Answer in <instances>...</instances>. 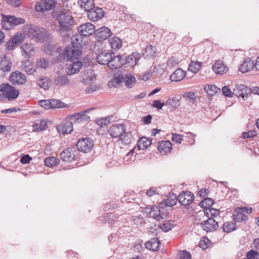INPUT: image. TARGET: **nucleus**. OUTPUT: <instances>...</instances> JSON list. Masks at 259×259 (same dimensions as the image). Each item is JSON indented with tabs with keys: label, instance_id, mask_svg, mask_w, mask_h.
Listing matches in <instances>:
<instances>
[{
	"label": "nucleus",
	"instance_id": "1",
	"mask_svg": "<svg viewBox=\"0 0 259 259\" xmlns=\"http://www.w3.org/2000/svg\"><path fill=\"white\" fill-rule=\"evenodd\" d=\"M57 20L59 22L60 30L63 32H68L74 23L73 17L68 11H62L59 12Z\"/></svg>",
	"mask_w": 259,
	"mask_h": 259
},
{
	"label": "nucleus",
	"instance_id": "2",
	"mask_svg": "<svg viewBox=\"0 0 259 259\" xmlns=\"http://www.w3.org/2000/svg\"><path fill=\"white\" fill-rule=\"evenodd\" d=\"M27 34L32 39L40 42L48 40L51 37V33L46 29L32 25L28 28Z\"/></svg>",
	"mask_w": 259,
	"mask_h": 259
},
{
	"label": "nucleus",
	"instance_id": "3",
	"mask_svg": "<svg viewBox=\"0 0 259 259\" xmlns=\"http://www.w3.org/2000/svg\"><path fill=\"white\" fill-rule=\"evenodd\" d=\"M2 16L1 24L3 28L7 30L12 29L18 25L24 24L25 22L24 19L14 16L2 14Z\"/></svg>",
	"mask_w": 259,
	"mask_h": 259
},
{
	"label": "nucleus",
	"instance_id": "4",
	"mask_svg": "<svg viewBox=\"0 0 259 259\" xmlns=\"http://www.w3.org/2000/svg\"><path fill=\"white\" fill-rule=\"evenodd\" d=\"M164 207H161L160 203L158 206H153L149 212L150 217L153 218L158 221H160L166 219L168 217V213L166 212Z\"/></svg>",
	"mask_w": 259,
	"mask_h": 259
},
{
	"label": "nucleus",
	"instance_id": "5",
	"mask_svg": "<svg viewBox=\"0 0 259 259\" xmlns=\"http://www.w3.org/2000/svg\"><path fill=\"white\" fill-rule=\"evenodd\" d=\"M1 91L6 96L8 100L16 99L19 95V91L8 83H3L1 85Z\"/></svg>",
	"mask_w": 259,
	"mask_h": 259
},
{
	"label": "nucleus",
	"instance_id": "6",
	"mask_svg": "<svg viewBox=\"0 0 259 259\" xmlns=\"http://www.w3.org/2000/svg\"><path fill=\"white\" fill-rule=\"evenodd\" d=\"M81 53L82 51L80 49L76 48L72 46H69L65 49L63 55L64 59L69 61L77 59Z\"/></svg>",
	"mask_w": 259,
	"mask_h": 259
},
{
	"label": "nucleus",
	"instance_id": "7",
	"mask_svg": "<svg viewBox=\"0 0 259 259\" xmlns=\"http://www.w3.org/2000/svg\"><path fill=\"white\" fill-rule=\"evenodd\" d=\"M250 88L243 84H237L233 89L234 95L245 101L250 94Z\"/></svg>",
	"mask_w": 259,
	"mask_h": 259
},
{
	"label": "nucleus",
	"instance_id": "8",
	"mask_svg": "<svg viewBox=\"0 0 259 259\" xmlns=\"http://www.w3.org/2000/svg\"><path fill=\"white\" fill-rule=\"evenodd\" d=\"M93 140L89 138H82L76 143L77 149L84 153L90 152L93 148Z\"/></svg>",
	"mask_w": 259,
	"mask_h": 259
},
{
	"label": "nucleus",
	"instance_id": "9",
	"mask_svg": "<svg viewBox=\"0 0 259 259\" xmlns=\"http://www.w3.org/2000/svg\"><path fill=\"white\" fill-rule=\"evenodd\" d=\"M56 2L55 0H41L35 6V10L38 12L49 11L55 7Z\"/></svg>",
	"mask_w": 259,
	"mask_h": 259
},
{
	"label": "nucleus",
	"instance_id": "10",
	"mask_svg": "<svg viewBox=\"0 0 259 259\" xmlns=\"http://www.w3.org/2000/svg\"><path fill=\"white\" fill-rule=\"evenodd\" d=\"M126 127L123 124H115L111 126L108 133L113 138H121L126 132Z\"/></svg>",
	"mask_w": 259,
	"mask_h": 259
},
{
	"label": "nucleus",
	"instance_id": "11",
	"mask_svg": "<svg viewBox=\"0 0 259 259\" xmlns=\"http://www.w3.org/2000/svg\"><path fill=\"white\" fill-rule=\"evenodd\" d=\"M103 10L99 7H94L88 12L89 19L92 21H97L101 19L104 16Z\"/></svg>",
	"mask_w": 259,
	"mask_h": 259
},
{
	"label": "nucleus",
	"instance_id": "12",
	"mask_svg": "<svg viewBox=\"0 0 259 259\" xmlns=\"http://www.w3.org/2000/svg\"><path fill=\"white\" fill-rule=\"evenodd\" d=\"M194 195L189 191H185L178 196V200L183 205L187 206L191 204L194 200Z\"/></svg>",
	"mask_w": 259,
	"mask_h": 259
},
{
	"label": "nucleus",
	"instance_id": "13",
	"mask_svg": "<svg viewBox=\"0 0 259 259\" xmlns=\"http://www.w3.org/2000/svg\"><path fill=\"white\" fill-rule=\"evenodd\" d=\"M109 61L108 67L111 69L119 68L124 64L123 55L115 56L114 53L113 52L111 55V59Z\"/></svg>",
	"mask_w": 259,
	"mask_h": 259
},
{
	"label": "nucleus",
	"instance_id": "14",
	"mask_svg": "<svg viewBox=\"0 0 259 259\" xmlns=\"http://www.w3.org/2000/svg\"><path fill=\"white\" fill-rule=\"evenodd\" d=\"M200 225L203 230L206 232H211L215 231L219 227L218 222L212 218L202 221Z\"/></svg>",
	"mask_w": 259,
	"mask_h": 259
},
{
	"label": "nucleus",
	"instance_id": "15",
	"mask_svg": "<svg viewBox=\"0 0 259 259\" xmlns=\"http://www.w3.org/2000/svg\"><path fill=\"white\" fill-rule=\"evenodd\" d=\"M79 34L82 36H89L95 32V27L92 23L88 22L83 24L78 28Z\"/></svg>",
	"mask_w": 259,
	"mask_h": 259
},
{
	"label": "nucleus",
	"instance_id": "16",
	"mask_svg": "<svg viewBox=\"0 0 259 259\" xmlns=\"http://www.w3.org/2000/svg\"><path fill=\"white\" fill-rule=\"evenodd\" d=\"M95 33V37L98 41L107 39L112 34L110 29L105 26L98 28Z\"/></svg>",
	"mask_w": 259,
	"mask_h": 259
},
{
	"label": "nucleus",
	"instance_id": "17",
	"mask_svg": "<svg viewBox=\"0 0 259 259\" xmlns=\"http://www.w3.org/2000/svg\"><path fill=\"white\" fill-rule=\"evenodd\" d=\"M24 39V36L22 34H16L6 44L7 50H12L16 46L19 45Z\"/></svg>",
	"mask_w": 259,
	"mask_h": 259
},
{
	"label": "nucleus",
	"instance_id": "18",
	"mask_svg": "<svg viewBox=\"0 0 259 259\" xmlns=\"http://www.w3.org/2000/svg\"><path fill=\"white\" fill-rule=\"evenodd\" d=\"M76 153L72 148H66L60 153V158L64 161H72L76 159Z\"/></svg>",
	"mask_w": 259,
	"mask_h": 259
},
{
	"label": "nucleus",
	"instance_id": "19",
	"mask_svg": "<svg viewBox=\"0 0 259 259\" xmlns=\"http://www.w3.org/2000/svg\"><path fill=\"white\" fill-rule=\"evenodd\" d=\"M141 58V55L136 52L132 53L127 57H125L123 55L124 64H127L130 66L134 67L138 63Z\"/></svg>",
	"mask_w": 259,
	"mask_h": 259
},
{
	"label": "nucleus",
	"instance_id": "20",
	"mask_svg": "<svg viewBox=\"0 0 259 259\" xmlns=\"http://www.w3.org/2000/svg\"><path fill=\"white\" fill-rule=\"evenodd\" d=\"M57 130L58 133L63 135L70 133L73 131L72 123L69 120L64 121L57 126Z\"/></svg>",
	"mask_w": 259,
	"mask_h": 259
},
{
	"label": "nucleus",
	"instance_id": "21",
	"mask_svg": "<svg viewBox=\"0 0 259 259\" xmlns=\"http://www.w3.org/2000/svg\"><path fill=\"white\" fill-rule=\"evenodd\" d=\"M112 52L109 53L105 51L99 53L96 57V60L101 65H107L108 66L109 60L111 59Z\"/></svg>",
	"mask_w": 259,
	"mask_h": 259
},
{
	"label": "nucleus",
	"instance_id": "22",
	"mask_svg": "<svg viewBox=\"0 0 259 259\" xmlns=\"http://www.w3.org/2000/svg\"><path fill=\"white\" fill-rule=\"evenodd\" d=\"M10 80L14 84H23L26 82L25 75L20 72H14L10 75Z\"/></svg>",
	"mask_w": 259,
	"mask_h": 259
},
{
	"label": "nucleus",
	"instance_id": "23",
	"mask_svg": "<svg viewBox=\"0 0 259 259\" xmlns=\"http://www.w3.org/2000/svg\"><path fill=\"white\" fill-rule=\"evenodd\" d=\"M212 69L215 73L220 75H223L228 71V67L221 60L217 61L213 65Z\"/></svg>",
	"mask_w": 259,
	"mask_h": 259
},
{
	"label": "nucleus",
	"instance_id": "24",
	"mask_svg": "<svg viewBox=\"0 0 259 259\" xmlns=\"http://www.w3.org/2000/svg\"><path fill=\"white\" fill-rule=\"evenodd\" d=\"M254 67H255L254 61L250 59L246 58L243 63L240 65L239 70L242 73H245L253 69Z\"/></svg>",
	"mask_w": 259,
	"mask_h": 259
},
{
	"label": "nucleus",
	"instance_id": "25",
	"mask_svg": "<svg viewBox=\"0 0 259 259\" xmlns=\"http://www.w3.org/2000/svg\"><path fill=\"white\" fill-rule=\"evenodd\" d=\"M82 66V63L81 61H76L74 62L72 64L69 65L66 70H67V74L68 75H71L73 74L76 73L78 72L81 66Z\"/></svg>",
	"mask_w": 259,
	"mask_h": 259
},
{
	"label": "nucleus",
	"instance_id": "26",
	"mask_svg": "<svg viewBox=\"0 0 259 259\" xmlns=\"http://www.w3.org/2000/svg\"><path fill=\"white\" fill-rule=\"evenodd\" d=\"M160 242L157 238H152L150 241H147L145 243V247L151 250L157 251L159 249Z\"/></svg>",
	"mask_w": 259,
	"mask_h": 259
},
{
	"label": "nucleus",
	"instance_id": "27",
	"mask_svg": "<svg viewBox=\"0 0 259 259\" xmlns=\"http://www.w3.org/2000/svg\"><path fill=\"white\" fill-rule=\"evenodd\" d=\"M158 149L161 153L163 152L166 154L170 152L171 149V144L169 141H164L159 142Z\"/></svg>",
	"mask_w": 259,
	"mask_h": 259
},
{
	"label": "nucleus",
	"instance_id": "28",
	"mask_svg": "<svg viewBox=\"0 0 259 259\" xmlns=\"http://www.w3.org/2000/svg\"><path fill=\"white\" fill-rule=\"evenodd\" d=\"M186 72L180 68L177 69L171 75L170 79L172 81H179L185 76Z\"/></svg>",
	"mask_w": 259,
	"mask_h": 259
},
{
	"label": "nucleus",
	"instance_id": "29",
	"mask_svg": "<svg viewBox=\"0 0 259 259\" xmlns=\"http://www.w3.org/2000/svg\"><path fill=\"white\" fill-rule=\"evenodd\" d=\"M78 3L80 8L87 13L95 7L94 0H79Z\"/></svg>",
	"mask_w": 259,
	"mask_h": 259
},
{
	"label": "nucleus",
	"instance_id": "30",
	"mask_svg": "<svg viewBox=\"0 0 259 259\" xmlns=\"http://www.w3.org/2000/svg\"><path fill=\"white\" fill-rule=\"evenodd\" d=\"M54 83L57 85L64 86L69 84L70 81L66 75H58L55 77Z\"/></svg>",
	"mask_w": 259,
	"mask_h": 259
},
{
	"label": "nucleus",
	"instance_id": "31",
	"mask_svg": "<svg viewBox=\"0 0 259 259\" xmlns=\"http://www.w3.org/2000/svg\"><path fill=\"white\" fill-rule=\"evenodd\" d=\"M178 200V197L176 196H174L173 198H168L165 200L162 201L160 203L161 207H164L166 209L167 207H171L176 204Z\"/></svg>",
	"mask_w": 259,
	"mask_h": 259
},
{
	"label": "nucleus",
	"instance_id": "32",
	"mask_svg": "<svg viewBox=\"0 0 259 259\" xmlns=\"http://www.w3.org/2000/svg\"><path fill=\"white\" fill-rule=\"evenodd\" d=\"M82 38V36L79 34L73 35L71 46L76 48L80 49L83 45Z\"/></svg>",
	"mask_w": 259,
	"mask_h": 259
},
{
	"label": "nucleus",
	"instance_id": "33",
	"mask_svg": "<svg viewBox=\"0 0 259 259\" xmlns=\"http://www.w3.org/2000/svg\"><path fill=\"white\" fill-rule=\"evenodd\" d=\"M152 144L151 140H148L146 138H141L137 143V146L140 150L146 149Z\"/></svg>",
	"mask_w": 259,
	"mask_h": 259
},
{
	"label": "nucleus",
	"instance_id": "34",
	"mask_svg": "<svg viewBox=\"0 0 259 259\" xmlns=\"http://www.w3.org/2000/svg\"><path fill=\"white\" fill-rule=\"evenodd\" d=\"M37 84L40 88L45 90H47L51 85V81L48 77H44L38 80Z\"/></svg>",
	"mask_w": 259,
	"mask_h": 259
},
{
	"label": "nucleus",
	"instance_id": "35",
	"mask_svg": "<svg viewBox=\"0 0 259 259\" xmlns=\"http://www.w3.org/2000/svg\"><path fill=\"white\" fill-rule=\"evenodd\" d=\"M21 49L27 56H33L34 54L33 47L30 44L27 43L23 44L21 46Z\"/></svg>",
	"mask_w": 259,
	"mask_h": 259
},
{
	"label": "nucleus",
	"instance_id": "36",
	"mask_svg": "<svg viewBox=\"0 0 259 259\" xmlns=\"http://www.w3.org/2000/svg\"><path fill=\"white\" fill-rule=\"evenodd\" d=\"M204 90L210 96H212L219 91H220V89L213 84H207L205 85Z\"/></svg>",
	"mask_w": 259,
	"mask_h": 259
},
{
	"label": "nucleus",
	"instance_id": "37",
	"mask_svg": "<svg viewBox=\"0 0 259 259\" xmlns=\"http://www.w3.org/2000/svg\"><path fill=\"white\" fill-rule=\"evenodd\" d=\"M110 45L113 50H116L121 47L122 41L117 37H113L110 40Z\"/></svg>",
	"mask_w": 259,
	"mask_h": 259
},
{
	"label": "nucleus",
	"instance_id": "38",
	"mask_svg": "<svg viewBox=\"0 0 259 259\" xmlns=\"http://www.w3.org/2000/svg\"><path fill=\"white\" fill-rule=\"evenodd\" d=\"M124 82L128 88L132 87V84L135 83L136 78L132 74L123 73Z\"/></svg>",
	"mask_w": 259,
	"mask_h": 259
},
{
	"label": "nucleus",
	"instance_id": "39",
	"mask_svg": "<svg viewBox=\"0 0 259 259\" xmlns=\"http://www.w3.org/2000/svg\"><path fill=\"white\" fill-rule=\"evenodd\" d=\"M123 82H124V77H123V73H120L118 76H115L112 80L109 82L108 85L110 88H112L113 86L118 85L120 83Z\"/></svg>",
	"mask_w": 259,
	"mask_h": 259
},
{
	"label": "nucleus",
	"instance_id": "40",
	"mask_svg": "<svg viewBox=\"0 0 259 259\" xmlns=\"http://www.w3.org/2000/svg\"><path fill=\"white\" fill-rule=\"evenodd\" d=\"M246 207L238 208L235 211V213L233 214L234 221L238 222L242 221V212H245Z\"/></svg>",
	"mask_w": 259,
	"mask_h": 259
},
{
	"label": "nucleus",
	"instance_id": "41",
	"mask_svg": "<svg viewBox=\"0 0 259 259\" xmlns=\"http://www.w3.org/2000/svg\"><path fill=\"white\" fill-rule=\"evenodd\" d=\"M11 69V63L6 59L0 60V70L3 72L10 71Z\"/></svg>",
	"mask_w": 259,
	"mask_h": 259
},
{
	"label": "nucleus",
	"instance_id": "42",
	"mask_svg": "<svg viewBox=\"0 0 259 259\" xmlns=\"http://www.w3.org/2000/svg\"><path fill=\"white\" fill-rule=\"evenodd\" d=\"M156 51L151 45L147 46L143 52V56L145 58H150L153 56Z\"/></svg>",
	"mask_w": 259,
	"mask_h": 259
},
{
	"label": "nucleus",
	"instance_id": "43",
	"mask_svg": "<svg viewBox=\"0 0 259 259\" xmlns=\"http://www.w3.org/2000/svg\"><path fill=\"white\" fill-rule=\"evenodd\" d=\"M33 127L35 131L39 132L46 129L48 125L46 121L41 120L39 122L34 123Z\"/></svg>",
	"mask_w": 259,
	"mask_h": 259
},
{
	"label": "nucleus",
	"instance_id": "44",
	"mask_svg": "<svg viewBox=\"0 0 259 259\" xmlns=\"http://www.w3.org/2000/svg\"><path fill=\"white\" fill-rule=\"evenodd\" d=\"M201 63L192 61L188 67V70L193 72H197L200 68Z\"/></svg>",
	"mask_w": 259,
	"mask_h": 259
},
{
	"label": "nucleus",
	"instance_id": "45",
	"mask_svg": "<svg viewBox=\"0 0 259 259\" xmlns=\"http://www.w3.org/2000/svg\"><path fill=\"white\" fill-rule=\"evenodd\" d=\"M235 229V224L233 222H228L223 225V230L226 233H230Z\"/></svg>",
	"mask_w": 259,
	"mask_h": 259
},
{
	"label": "nucleus",
	"instance_id": "46",
	"mask_svg": "<svg viewBox=\"0 0 259 259\" xmlns=\"http://www.w3.org/2000/svg\"><path fill=\"white\" fill-rule=\"evenodd\" d=\"M214 200L210 198H206L201 201L200 205L203 208L210 207L213 204Z\"/></svg>",
	"mask_w": 259,
	"mask_h": 259
},
{
	"label": "nucleus",
	"instance_id": "47",
	"mask_svg": "<svg viewBox=\"0 0 259 259\" xmlns=\"http://www.w3.org/2000/svg\"><path fill=\"white\" fill-rule=\"evenodd\" d=\"M58 159L54 157H50L45 160V164L47 166L52 167L58 164Z\"/></svg>",
	"mask_w": 259,
	"mask_h": 259
},
{
	"label": "nucleus",
	"instance_id": "48",
	"mask_svg": "<svg viewBox=\"0 0 259 259\" xmlns=\"http://www.w3.org/2000/svg\"><path fill=\"white\" fill-rule=\"evenodd\" d=\"M122 136V137L120 138V139L122 143H124L126 145H127L132 142L133 139L131 133H126L125 132Z\"/></svg>",
	"mask_w": 259,
	"mask_h": 259
},
{
	"label": "nucleus",
	"instance_id": "49",
	"mask_svg": "<svg viewBox=\"0 0 259 259\" xmlns=\"http://www.w3.org/2000/svg\"><path fill=\"white\" fill-rule=\"evenodd\" d=\"M49 100L50 101V106H51V109L55 108H63L64 107V103L59 100L52 99Z\"/></svg>",
	"mask_w": 259,
	"mask_h": 259
},
{
	"label": "nucleus",
	"instance_id": "50",
	"mask_svg": "<svg viewBox=\"0 0 259 259\" xmlns=\"http://www.w3.org/2000/svg\"><path fill=\"white\" fill-rule=\"evenodd\" d=\"M179 60L176 57L172 56L169 58L167 62V65L170 67H175L179 63Z\"/></svg>",
	"mask_w": 259,
	"mask_h": 259
},
{
	"label": "nucleus",
	"instance_id": "51",
	"mask_svg": "<svg viewBox=\"0 0 259 259\" xmlns=\"http://www.w3.org/2000/svg\"><path fill=\"white\" fill-rule=\"evenodd\" d=\"M49 65V61L45 59L44 58H40L38 60L37 62V65L38 67L46 69L48 67Z\"/></svg>",
	"mask_w": 259,
	"mask_h": 259
},
{
	"label": "nucleus",
	"instance_id": "52",
	"mask_svg": "<svg viewBox=\"0 0 259 259\" xmlns=\"http://www.w3.org/2000/svg\"><path fill=\"white\" fill-rule=\"evenodd\" d=\"M209 245V241L207 238H203L200 240L199 243V246L203 250L207 248Z\"/></svg>",
	"mask_w": 259,
	"mask_h": 259
},
{
	"label": "nucleus",
	"instance_id": "53",
	"mask_svg": "<svg viewBox=\"0 0 259 259\" xmlns=\"http://www.w3.org/2000/svg\"><path fill=\"white\" fill-rule=\"evenodd\" d=\"M110 122L109 117L102 118L97 121V124L103 127L108 125Z\"/></svg>",
	"mask_w": 259,
	"mask_h": 259
},
{
	"label": "nucleus",
	"instance_id": "54",
	"mask_svg": "<svg viewBox=\"0 0 259 259\" xmlns=\"http://www.w3.org/2000/svg\"><path fill=\"white\" fill-rule=\"evenodd\" d=\"M223 94L227 97H232L234 95L233 91L232 92L228 86H225L222 88Z\"/></svg>",
	"mask_w": 259,
	"mask_h": 259
},
{
	"label": "nucleus",
	"instance_id": "55",
	"mask_svg": "<svg viewBox=\"0 0 259 259\" xmlns=\"http://www.w3.org/2000/svg\"><path fill=\"white\" fill-rule=\"evenodd\" d=\"M38 105L46 109H51L50 101L49 100H43L39 101Z\"/></svg>",
	"mask_w": 259,
	"mask_h": 259
},
{
	"label": "nucleus",
	"instance_id": "56",
	"mask_svg": "<svg viewBox=\"0 0 259 259\" xmlns=\"http://www.w3.org/2000/svg\"><path fill=\"white\" fill-rule=\"evenodd\" d=\"M179 256L180 259H191V258L190 253L186 250L180 251Z\"/></svg>",
	"mask_w": 259,
	"mask_h": 259
},
{
	"label": "nucleus",
	"instance_id": "57",
	"mask_svg": "<svg viewBox=\"0 0 259 259\" xmlns=\"http://www.w3.org/2000/svg\"><path fill=\"white\" fill-rule=\"evenodd\" d=\"M164 105V103L161 102L160 100H155L152 103V106L158 110L161 109Z\"/></svg>",
	"mask_w": 259,
	"mask_h": 259
},
{
	"label": "nucleus",
	"instance_id": "58",
	"mask_svg": "<svg viewBox=\"0 0 259 259\" xmlns=\"http://www.w3.org/2000/svg\"><path fill=\"white\" fill-rule=\"evenodd\" d=\"M183 97L192 100H194L196 98V94L191 92H186L184 94Z\"/></svg>",
	"mask_w": 259,
	"mask_h": 259
},
{
	"label": "nucleus",
	"instance_id": "59",
	"mask_svg": "<svg viewBox=\"0 0 259 259\" xmlns=\"http://www.w3.org/2000/svg\"><path fill=\"white\" fill-rule=\"evenodd\" d=\"M172 140L176 143L180 144L182 141V137L181 135L179 134H172Z\"/></svg>",
	"mask_w": 259,
	"mask_h": 259
},
{
	"label": "nucleus",
	"instance_id": "60",
	"mask_svg": "<svg viewBox=\"0 0 259 259\" xmlns=\"http://www.w3.org/2000/svg\"><path fill=\"white\" fill-rule=\"evenodd\" d=\"M257 252L253 250H251L247 253L246 258L244 259H254L255 256H256Z\"/></svg>",
	"mask_w": 259,
	"mask_h": 259
},
{
	"label": "nucleus",
	"instance_id": "61",
	"mask_svg": "<svg viewBox=\"0 0 259 259\" xmlns=\"http://www.w3.org/2000/svg\"><path fill=\"white\" fill-rule=\"evenodd\" d=\"M31 158L28 154L24 155L20 159V162L22 164H27L31 160Z\"/></svg>",
	"mask_w": 259,
	"mask_h": 259
},
{
	"label": "nucleus",
	"instance_id": "62",
	"mask_svg": "<svg viewBox=\"0 0 259 259\" xmlns=\"http://www.w3.org/2000/svg\"><path fill=\"white\" fill-rule=\"evenodd\" d=\"M8 4L13 7H18L21 4V0H6Z\"/></svg>",
	"mask_w": 259,
	"mask_h": 259
},
{
	"label": "nucleus",
	"instance_id": "63",
	"mask_svg": "<svg viewBox=\"0 0 259 259\" xmlns=\"http://www.w3.org/2000/svg\"><path fill=\"white\" fill-rule=\"evenodd\" d=\"M97 86L96 85L91 84L85 90V93L87 94H91L93 93L94 91L97 90Z\"/></svg>",
	"mask_w": 259,
	"mask_h": 259
},
{
	"label": "nucleus",
	"instance_id": "64",
	"mask_svg": "<svg viewBox=\"0 0 259 259\" xmlns=\"http://www.w3.org/2000/svg\"><path fill=\"white\" fill-rule=\"evenodd\" d=\"M209 191L208 189L206 188H203L201 189L199 192L198 194L199 195L200 197H204L207 195V194L209 193Z\"/></svg>",
	"mask_w": 259,
	"mask_h": 259
}]
</instances>
